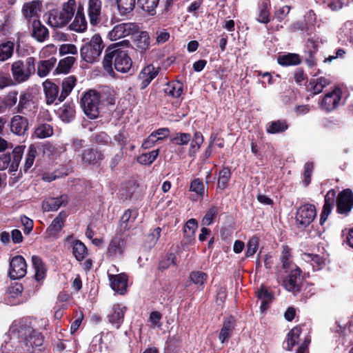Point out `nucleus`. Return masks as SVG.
<instances>
[{"instance_id":"1","label":"nucleus","mask_w":353,"mask_h":353,"mask_svg":"<svg viewBox=\"0 0 353 353\" xmlns=\"http://www.w3.org/2000/svg\"><path fill=\"white\" fill-rule=\"evenodd\" d=\"M8 336L10 341L6 342L2 346V353H6L12 343L19 340L23 341L27 353H41L44 350V336L43 334L33 330L30 326L23 322H14L11 325Z\"/></svg>"},{"instance_id":"2","label":"nucleus","mask_w":353,"mask_h":353,"mask_svg":"<svg viewBox=\"0 0 353 353\" xmlns=\"http://www.w3.org/2000/svg\"><path fill=\"white\" fill-rule=\"evenodd\" d=\"M129 44V41L123 40L110 45L106 49L103 65L104 70L111 77H114L115 76L112 63L114 69L121 73H126L131 69L132 65V59L128 52L121 48L122 46L128 47Z\"/></svg>"},{"instance_id":"3","label":"nucleus","mask_w":353,"mask_h":353,"mask_svg":"<svg viewBox=\"0 0 353 353\" xmlns=\"http://www.w3.org/2000/svg\"><path fill=\"white\" fill-rule=\"evenodd\" d=\"M103 48L101 36L96 34L81 48V57L85 61L93 63L99 61Z\"/></svg>"},{"instance_id":"4","label":"nucleus","mask_w":353,"mask_h":353,"mask_svg":"<svg viewBox=\"0 0 353 353\" xmlns=\"http://www.w3.org/2000/svg\"><path fill=\"white\" fill-rule=\"evenodd\" d=\"M101 94L94 90L83 93L81 98V107L84 114L90 119H94L99 115Z\"/></svg>"},{"instance_id":"5","label":"nucleus","mask_w":353,"mask_h":353,"mask_svg":"<svg viewBox=\"0 0 353 353\" xmlns=\"http://www.w3.org/2000/svg\"><path fill=\"white\" fill-rule=\"evenodd\" d=\"M35 59L30 57L26 61H16L12 63L11 72L14 79L18 83L26 81L35 72Z\"/></svg>"},{"instance_id":"6","label":"nucleus","mask_w":353,"mask_h":353,"mask_svg":"<svg viewBox=\"0 0 353 353\" xmlns=\"http://www.w3.org/2000/svg\"><path fill=\"white\" fill-rule=\"evenodd\" d=\"M139 26L134 23H122L116 25L108 32V37L111 41H116L137 33Z\"/></svg>"},{"instance_id":"7","label":"nucleus","mask_w":353,"mask_h":353,"mask_svg":"<svg viewBox=\"0 0 353 353\" xmlns=\"http://www.w3.org/2000/svg\"><path fill=\"white\" fill-rule=\"evenodd\" d=\"M64 245L68 249L71 250L78 261H83L88 255V250L84 243L75 239L72 235L65 238Z\"/></svg>"},{"instance_id":"8","label":"nucleus","mask_w":353,"mask_h":353,"mask_svg":"<svg viewBox=\"0 0 353 353\" xmlns=\"http://www.w3.org/2000/svg\"><path fill=\"white\" fill-rule=\"evenodd\" d=\"M316 216V208L314 205L305 204L299 207L296 214V221L298 224L306 227L309 225Z\"/></svg>"},{"instance_id":"9","label":"nucleus","mask_w":353,"mask_h":353,"mask_svg":"<svg viewBox=\"0 0 353 353\" xmlns=\"http://www.w3.org/2000/svg\"><path fill=\"white\" fill-rule=\"evenodd\" d=\"M353 208V193L350 189L341 192L336 199L338 213L347 215Z\"/></svg>"},{"instance_id":"10","label":"nucleus","mask_w":353,"mask_h":353,"mask_svg":"<svg viewBox=\"0 0 353 353\" xmlns=\"http://www.w3.org/2000/svg\"><path fill=\"white\" fill-rule=\"evenodd\" d=\"M27 272V265L25 259L20 255L12 258L10 261L9 274L12 279L23 278Z\"/></svg>"},{"instance_id":"11","label":"nucleus","mask_w":353,"mask_h":353,"mask_svg":"<svg viewBox=\"0 0 353 353\" xmlns=\"http://www.w3.org/2000/svg\"><path fill=\"white\" fill-rule=\"evenodd\" d=\"M341 99V91L339 88L327 93L321 101L320 107L322 110L330 112L335 110Z\"/></svg>"},{"instance_id":"12","label":"nucleus","mask_w":353,"mask_h":353,"mask_svg":"<svg viewBox=\"0 0 353 353\" xmlns=\"http://www.w3.org/2000/svg\"><path fill=\"white\" fill-rule=\"evenodd\" d=\"M301 270L299 268L294 265L288 277L283 281L285 288L292 293H296L300 290L301 277Z\"/></svg>"},{"instance_id":"13","label":"nucleus","mask_w":353,"mask_h":353,"mask_svg":"<svg viewBox=\"0 0 353 353\" xmlns=\"http://www.w3.org/2000/svg\"><path fill=\"white\" fill-rule=\"evenodd\" d=\"M80 157L83 164L94 165L99 163L103 159L104 155L101 151L90 148L83 150Z\"/></svg>"},{"instance_id":"14","label":"nucleus","mask_w":353,"mask_h":353,"mask_svg":"<svg viewBox=\"0 0 353 353\" xmlns=\"http://www.w3.org/2000/svg\"><path fill=\"white\" fill-rule=\"evenodd\" d=\"M125 241L119 236H114L108 247V254L112 258H120L125 248Z\"/></svg>"},{"instance_id":"15","label":"nucleus","mask_w":353,"mask_h":353,"mask_svg":"<svg viewBox=\"0 0 353 353\" xmlns=\"http://www.w3.org/2000/svg\"><path fill=\"white\" fill-rule=\"evenodd\" d=\"M109 281L112 289L120 294H123L128 286V277L125 274H109Z\"/></svg>"},{"instance_id":"16","label":"nucleus","mask_w":353,"mask_h":353,"mask_svg":"<svg viewBox=\"0 0 353 353\" xmlns=\"http://www.w3.org/2000/svg\"><path fill=\"white\" fill-rule=\"evenodd\" d=\"M28 127V119L21 115L14 116L10 122L11 132L18 136H22L25 134Z\"/></svg>"},{"instance_id":"17","label":"nucleus","mask_w":353,"mask_h":353,"mask_svg":"<svg viewBox=\"0 0 353 353\" xmlns=\"http://www.w3.org/2000/svg\"><path fill=\"white\" fill-rule=\"evenodd\" d=\"M126 307L121 304L114 305L108 315L109 322L117 329H119L123 321Z\"/></svg>"},{"instance_id":"18","label":"nucleus","mask_w":353,"mask_h":353,"mask_svg":"<svg viewBox=\"0 0 353 353\" xmlns=\"http://www.w3.org/2000/svg\"><path fill=\"white\" fill-rule=\"evenodd\" d=\"M23 291V286L21 283H14L8 287L4 296V301L7 304L16 305L19 303L17 299L21 296Z\"/></svg>"},{"instance_id":"19","label":"nucleus","mask_w":353,"mask_h":353,"mask_svg":"<svg viewBox=\"0 0 353 353\" xmlns=\"http://www.w3.org/2000/svg\"><path fill=\"white\" fill-rule=\"evenodd\" d=\"M138 214V210L136 209L125 210L121 218V227L125 230H129L135 228L134 223Z\"/></svg>"},{"instance_id":"20","label":"nucleus","mask_w":353,"mask_h":353,"mask_svg":"<svg viewBox=\"0 0 353 353\" xmlns=\"http://www.w3.org/2000/svg\"><path fill=\"white\" fill-rule=\"evenodd\" d=\"M70 29L76 32H81L87 28V21L83 14V8L79 6L74 21L69 26Z\"/></svg>"},{"instance_id":"21","label":"nucleus","mask_w":353,"mask_h":353,"mask_svg":"<svg viewBox=\"0 0 353 353\" xmlns=\"http://www.w3.org/2000/svg\"><path fill=\"white\" fill-rule=\"evenodd\" d=\"M101 10V0H89L88 12L90 18V22L95 25L99 22Z\"/></svg>"},{"instance_id":"22","label":"nucleus","mask_w":353,"mask_h":353,"mask_svg":"<svg viewBox=\"0 0 353 353\" xmlns=\"http://www.w3.org/2000/svg\"><path fill=\"white\" fill-rule=\"evenodd\" d=\"M41 11L40 3L37 1H33L25 3L22 12L26 19L28 20L38 19L39 13Z\"/></svg>"},{"instance_id":"23","label":"nucleus","mask_w":353,"mask_h":353,"mask_svg":"<svg viewBox=\"0 0 353 353\" xmlns=\"http://www.w3.org/2000/svg\"><path fill=\"white\" fill-rule=\"evenodd\" d=\"M69 21L61 10H52L49 12L48 23L54 28H61L66 25Z\"/></svg>"},{"instance_id":"24","label":"nucleus","mask_w":353,"mask_h":353,"mask_svg":"<svg viewBox=\"0 0 353 353\" xmlns=\"http://www.w3.org/2000/svg\"><path fill=\"white\" fill-rule=\"evenodd\" d=\"M59 118L65 123L73 120L75 116V105L72 102L65 103L57 111Z\"/></svg>"},{"instance_id":"25","label":"nucleus","mask_w":353,"mask_h":353,"mask_svg":"<svg viewBox=\"0 0 353 353\" xmlns=\"http://www.w3.org/2000/svg\"><path fill=\"white\" fill-rule=\"evenodd\" d=\"M159 68L148 65L140 72L139 77L142 81V87H146L159 74Z\"/></svg>"},{"instance_id":"26","label":"nucleus","mask_w":353,"mask_h":353,"mask_svg":"<svg viewBox=\"0 0 353 353\" xmlns=\"http://www.w3.org/2000/svg\"><path fill=\"white\" fill-rule=\"evenodd\" d=\"M301 258L304 261L310 263L314 270H320L325 265L326 258L325 256L303 253L301 254Z\"/></svg>"},{"instance_id":"27","label":"nucleus","mask_w":353,"mask_h":353,"mask_svg":"<svg viewBox=\"0 0 353 353\" xmlns=\"http://www.w3.org/2000/svg\"><path fill=\"white\" fill-rule=\"evenodd\" d=\"M43 86L47 103L51 104L55 102L56 99H59V87L48 80L43 82Z\"/></svg>"},{"instance_id":"28","label":"nucleus","mask_w":353,"mask_h":353,"mask_svg":"<svg viewBox=\"0 0 353 353\" xmlns=\"http://www.w3.org/2000/svg\"><path fill=\"white\" fill-rule=\"evenodd\" d=\"M67 196L61 195L57 198H49L46 199L42 205L44 211H56L61 205H65L67 203Z\"/></svg>"},{"instance_id":"29","label":"nucleus","mask_w":353,"mask_h":353,"mask_svg":"<svg viewBox=\"0 0 353 353\" xmlns=\"http://www.w3.org/2000/svg\"><path fill=\"white\" fill-rule=\"evenodd\" d=\"M65 214L60 212L59 214L52 221L46 230L48 236L54 237L63 227L65 219Z\"/></svg>"},{"instance_id":"30","label":"nucleus","mask_w":353,"mask_h":353,"mask_svg":"<svg viewBox=\"0 0 353 353\" xmlns=\"http://www.w3.org/2000/svg\"><path fill=\"white\" fill-rule=\"evenodd\" d=\"M57 59L54 57H51L46 60L40 61L37 65V74L40 77H46L54 68Z\"/></svg>"},{"instance_id":"31","label":"nucleus","mask_w":353,"mask_h":353,"mask_svg":"<svg viewBox=\"0 0 353 353\" xmlns=\"http://www.w3.org/2000/svg\"><path fill=\"white\" fill-rule=\"evenodd\" d=\"M339 40L353 44V22L346 21L338 32Z\"/></svg>"},{"instance_id":"32","label":"nucleus","mask_w":353,"mask_h":353,"mask_svg":"<svg viewBox=\"0 0 353 353\" xmlns=\"http://www.w3.org/2000/svg\"><path fill=\"white\" fill-rule=\"evenodd\" d=\"M32 261L35 272V280L38 282L43 281L46 275V268L41 259L37 256H32Z\"/></svg>"},{"instance_id":"33","label":"nucleus","mask_w":353,"mask_h":353,"mask_svg":"<svg viewBox=\"0 0 353 353\" xmlns=\"http://www.w3.org/2000/svg\"><path fill=\"white\" fill-rule=\"evenodd\" d=\"M32 36L38 41L43 42L48 37V30L43 25L41 24L38 19L32 21Z\"/></svg>"},{"instance_id":"34","label":"nucleus","mask_w":353,"mask_h":353,"mask_svg":"<svg viewBox=\"0 0 353 353\" xmlns=\"http://www.w3.org/2000/svg\"><path fill=\"white\" fill-rule=\"evenodd\" d=\"M76 78L74 76H70L63 79L62 81V90L59 95V101L60 102L64 101L70 94L76 84Z\"/></svg>"},{"instance_id":"35","label":"nucleus","mask_w":353,"mask_h":353,"mask_svg":"<svg viewBox=\"0 0 353 353\" xmlns=\"http://www.w3.org/2000/svg\"><path fill=\"white\" fill-rule=\"evenodd\" d=\"M277 61L283 66L297 65L301 63V59L298 54L287 53L279 56Z\"/></svg>"},{"instance_id":"36","label":"nucleus","mask_w":353,"mask_h":353,"mask_svg":"<svg viewBox=\"0 0 353 353\" xmlns=\"http://www.w3.org/2000/svg\"><path fill=\"white\" fill-rule=\"evenodd\" d=\"M135 3L136 0H117L119 14L127 16L130 14L134 8Z\"/></svg>"},{"instance_id":"37","label":"nucleus","mask_w":353,"mask_h":353,"mask_svg":"<svg viewBox=\"0 0 353 353\" xmlns=\"http://www.w3.org/2000/svg\"><path fill=\"white\" fill-rule=\"evenodd\" d=\"M24 145H18L15 147L12 151V159H10V165L9 167L10 172H14L17 170L21 161L23 151Z\"/></svg>"},{"instance_id":"38","label":"nucleus","mask_w":353,"mask_h":353,"mask_svg":"<svg viewBox=\"0 0 353 353\" xmlns=\"http://www.w3.org/2000/svg\"><path fill=\"white\" fill-rule=\"evenodd\" d=\"M183 86L180 81L168 83L164 89L165 93L175 98L179 97L183 93Z\"/></svg>"},{"instance_id":"39","label":"nucleus","mask_w":353,"mask_h":353,"mask_svg":"<svg viewBox=\"0 0 353 353\" xmlns=\"http://www.w3.org/2000/svg\"><path fill=\"white\" fill-rule=\"evenodd\" d=\"M150 37L146 32H142L135 40L136 49L141 53L145 52L150 47Z\"/></svg>"},{"instance_id":"40","label":"nucleus","mask_w":353,"mask_h":353,"mask_svg":"<svg viewBox=\"0 0 353 353\" xmlns=\"http://www.w3.org/2000/svg\"><path fill=\"white\" fill-rule=\"evenodd\" d=\"M198 223L195 219H189L184 226V234L188 241L191 243L194 240L195 232L197 229Z\"/></svg>"},{"instance_id":"41","label":"nucleus","mask_w":353,"mask_h":353,"mask_svg":"<svg viewBox=\"0 0 353 353\" xmlns=\"http://www.w3.org/2000/svg\"><path fill=\"white\" fill-rule=\"evenodd\" d=\"M14 46V43L12 41H6L0 43V61H5L12 57Z\"/></svg>"},{"instance_id":"42","label":"nucleus","mask_w":353,"mask_h":353,"mask_svg":"<svg viewBox=\"0 0 353 353\" xmlns=\"http://www.w3.org/2000/svg\"><path fill=\"white\" fill-rule=\"evenodd\" d=\"M270 0H264L260 6L257 21L260 23H268L270 21Z\"/></svg>"},{"instance_id":"43","label":"nucleus","mask_w":353,"mask_h":353,"mask_svg":"<svg viewBox=\"0 0 353 353\" xmlns=\"http://www.w3.org/2000/svg\"><path fill=\"white\" fill-rule=\"evenodd\" d=\"M301 332L299 327H295L290 331L287 339V350H291L294 345L298 344Z\"/></svg>"},{"instance_id":"44","label":"nucleus","mask_w":353,"mask_h":353,"mask_svg":"<svg viewBox=\"0 0 353 353\" xmlns=\"http://www.w3.org/2000/svg\"><path fill=\"white\" fill-rule=\"evenodd\" d=\"M32 95L28 92L22 93L19 99V103L17 106V112L24 114V110L30 107Z\"/></svg>"},{"instance_id":"45","label":"nucleus","mask_w":353,"mask_h":353,"mask_svg":"<svg viewBox=\"0 0 353 353\" xmlns=\"http://www.w3.org/2000/svg\"><path fill=\"white\" fill-rule=\"evenodd\" d=\"M230 177V170L228 168H223L219 173L217 187L221 190L225 189Z\"/></svg>"},{"instance_id":"46","label":"nucleus","mask_w":353,"mask_h":353,"mask_svg":"<svg viewBox=\"0 0 353 353\" xmlns=\"http://www.w3.org/2000/svg\"><path fill=\"white\" fill-rule=\"evenodd\" d=\"M330 81L325 77H319L315 79H312L310 82L311 89L314 94H319L323 90V88L329 85Z\"/></svg>"},{"instance_id":"47","label":"nucleus","mask_w":353,"mask_h":353,"mask_svg":"<svg viewBox=\"0 0 353 353\" xmlns=\"http://www.w3.org/2000/svg\"><path fill=\"white\" fill-rule=\"evenodd\" d=\"M288 128L285 121H275L270 123L267 127V132L270 134H276L285 131Z\"/></svg>"},{"instance_id":"48","label":"nucleus","mask_w":353,"mask_h":353,"mask_svg":"<svg viewBox=\"0 0 353 353\" xmlns=\"http://www.w3.org/2000/svg\"><path fill=\"white\" fill-rule=\"evenodd\" d=\"M233 328L234 325L231 321H227L223 323V327L220 330L219 336V339L222 343H224L230 339Z\"/></svg>"},{"instance_id":"49","label":"nucleus","mask_w":353,"mask_h":353,"mask_svg":"<svg viewBox=\"0 0 353 353\" xmlns=\"http://www.w3.org/2000/svg\"><path fill=\"white\" fill-rule=\"evenodd\" d=\"M159 150H154L148 153H143L137 158V161L142 165H150L157 158Z\"/></svg>"},{"instance_id":"50","label":"nucleus","mask_w":353,"mask_h":353,"mask_svg":"<svg viewBox=\"0 0 353 353\" xmlns=\"http://www.w3.org/2000/svg\"><path fill=\"white\" fill-rule=\"evenodd\" d=\"M203 142V137L199 132H196L194 134V137L190 143L189 154L190 156H194L197 151H199L201 145Z\"/></svg>"},{"instance_id":"51","label":"nucleus","mask_w":353,"mask_h":353,"mask_svg":"<svg viewBox=\"0 0 353 353\" xmlns=\"http://www.w3.org/2000/svg\"><path fill=\"white\" fill-rule=\"evenodd\" d=\"M258 297L261 301L260 309L262 312L265 311L268 307L272 300V294L265 288H261L258 291Z\"/></svg>"},{"instance_id":"52","label":"nucleus","mask_w":353,"mask_h":353,"mask_svg":"<svg viewBox=\"0 0 353 353\" xmlns=\"http://www.w3.org/2000/svg\"><path fill=\"white\" fill-rule=\"evenodd\" d=\"M53 134L52 127L49 124H41L34 131V135L39 139L50 137Z\"/></svg>"},{"instance_id":"53","label":"nucleus","mask_w":353,"mask_h":353,"mask_svg":"<svg viewBox=\"0 0 353 353\" xmlns=\"http://www.w3.org/2000/svg\"><path fill=\"white\" fill-rule=\"evenodd\" d=\"M159 0H137L138 5L143 10L153 15L155 12V8L159 4Z\"/></svg>"},{"instance_id":"54","label":"nucleus","mask_w":353,"mask_h":353,"mask_svg":"<svg viewBox=\"0 0 353 353\" xmlns=\"http://www.w3.org/2000/svg\"><path fill=\"white\" fill-rule=\"evenodd\" d=\"M291 256L290 249L288 246L283 245L282 247L281 261L284 269L294 268V265L292 264Z\"/></svg>"},{"instance_id":"55","label":"nucleus","mask_w":353,"mask_h":353,"mask_svg":"<svg viewBox=\"0 0 353 353\" xmlns=\"http://www.w3.org/2000/svg\"><path fill=\"white\" fill-rule=\"evenodd\" d=\"M76 8L77 5L75 0H68L67 3L63 4V8L61 11L65 17H67V19L70 21L74 16Z\"/></svg>"},{"instance_id":"56","label":"nucleus","mask_w":353,"mask_h":353,"mask_svg":"<svg viewBox=\"0 0 353 353\" xmlns=\"http://www.w3.org/2000/svg\"><path fill=\"white\" fill-rule=\"evenodd\" d=\"M17 94L16 91H12L7 94L1 101L3 108H10L15 105L18 101Z\"/></svg>"},{"instance_id":"57","label":"nucleus","mask_w":353,"mask_h":353,"mask_svg":"<svg viewBox=\"0 0 353 353\" xmlns=\"http://www.w3.org/2000/svg\"><path fill=\"white\" fill-rule=\"evenodd\" d=\"M208 275L201 271H194L190 273V279L196 285L203 286L205 283Z\"/></svg>"},{"instance_id":"58","label":"nucleus","mask_w":353,"mask_h":353,"mask_svg":"<svg viewBox=\"0 0 353 353\" xmlns=\"http://www.w3.org/2000/svg\"><path fill=\"white\" fill-rule=\"evenodd\" d=\"M259 238L256 236H252L248 241L247 243V250L245 252V256L247 257L252 256L257 251L259 248Z\"/></svg>"},{"instance_id":"59","label":"nucleus","mask_w":353,"mask_h":353,"mask_svg":"<svg viewBox=\"0 0 353 353\" xmlns=\"http://www.w3.org/2000/svg\"><path fill=\"white\" fill-rule=\"evenodd\" d=\"M75 58L73 57H67L61 60L58 66L59 71L63 73H68L75 62Z\"/></svg>"},{"instance_id":"60","label":"nucleus","mask_w":353,"mask_h":353,"mask_svg":"<svg viewBox=\"0 0 353 353\" xmlns=\"http://www.w3.org/2000/svg\"><path fill=\"white\" fill-rule=\"evenodd\" d=\"M319 41L317 39L309 38L305 44V53L308 55H314L319 48Z\"/></svg>"},{"instance_id":"61","label":"nucleus","mask_w":353,"mask_h":353,"mask_svg":"<svg viewBox=\"0 0 353 353\" xmlns=\"http://www.w3.org/2000/svg\"><path fill=\"white\" fill-rule=\"evenodd\" d=\"M36 155H37L36 148L34 145H31L28 148V153H27L26 157V161H25V165H24V170L26 172L28 171V170H29L33 165Z\"/></svg>"},{"instance_id":"62","label":"nucleus","mask_w":353,"mask_h":353,"mask_svg":"<svg viewBox=\"0 0 353 353\" xmlns=\"http://www.w3.org/2000/svg\"><path fill=\"white\" fill-rule=\"evenodd\" d=\"M218 214V208L215 206L208 209L202 219V225L208 226L212 223L214 218Z\"/></svg>"},{"instance_id":"63","label":"nucleus","mask_w":353,"mask_h":353,"mask_svg":"<svg viewBox=\"0 0 353 353\" xmlns=\"http://www.w3.org/2000/svg\"><path fill=\"white\" fill-rule=\"evenodd\" d=\"M191 139V135L189 133H176L172 139V141L179 145H187Z\"/></svg>"},{"instance_id":"64","label":"nucleus","mask_w":353,"mask_h":353,"mask_svg":"<svg viewBox=\"0 0 353 353\" xmlns=\"http://www.w3.org/2000/svg\"><path fill=\"white\" fill-rule=\"evenodd\" d=\"M190 190L196 193L199 196H203L205 192V187L199 179H195L190 183Z\"/></svg>"}]
</instances>
